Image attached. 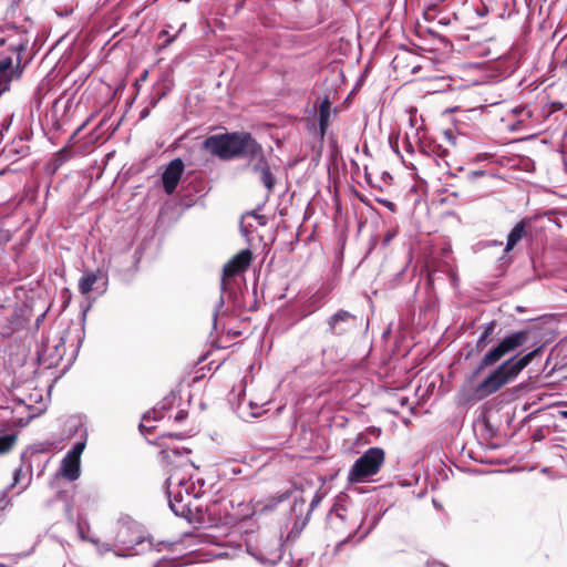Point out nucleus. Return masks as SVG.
I'll return each instance as SVG.
<instances>
[{
    "label": "nucleus",
    "mask_w": 567,
    "mask_h": 567,
    "mask_svg": "<svg viewBox=\"0 0 567 567\" xmlns=\"http://www.w3.org/2000/svg\"><path fill=\"white\" fill-rule=\"evenodd\" d=\"M11 65L12 59L10 56L0 60V80H4V86H7L10 81V78L7 73L10 70Z\"/></svg>",
    "instance_id": "20"
},
{
    "label": "nucleus",
    "mask_w": 567,
    "mask_h": 567,
    "mask_svg": "<svg viewBox=\"0 0 567 567\" xmlns=\"http://www.w3.org/2000/svg\"><path fill=\"white\" fill-rule=\"evenodd\" d=\"M69 431L80 440L62 458L60 474L72 482L80 477L81 454L86 446L87 427L82 419L74 417L69 421Z\"/></svg>",
    "instance_id": "5"
},
{
    "label": "nucleus",
    "mask_w": 567,
    "mask_h": 567,
    "mask_svg": "<svg viewBox=\"0 0 567 567\" xmlns=\"http://www.w3.org/2000/svg\"><path fill=\"white\" fill-rule=\"evenodd\" d=\"M162 454L167 463L173 465L166 480L169 507L176 516L187 517L192 512L193 501L204 493V481L194 480L195 467L189 462L186 451L166 449Z\"/></svg>",
    "instance_id": "1"
},
{
    "label": "nucleus",
    "mask_w": 567,
    "mask_h": 567,
    "mask_svg": "<svg viewBox=\"0 0 567 567\" xmlns=\"http://www.w3.org/2000/svg\"><path fill=\"white\" fill-rule=\"evenodd\" d=\"M426 567H446V566L440 561H430V563H427Z\"/></svg>",
    "instance_id": "29"
},
{
    "label": "nucleus",
    "mask_w": 567,
    "mask_h": 567,
    "mask_svg": "<svg viewBox=\"0 0 567 567\" xmlns=\"http://www.w3.org/2000/svg\"><path fill=\"white\" fill-rule=\"evenodd\" d=\"M102 278L106 280V276L101 269L96 271H85L79 280V291L82 295H87L92 291L94 284ZM104 285H106V281Z\"/></svg>",
    "instance_id": "15"
},
{
    "label": "nucleus",
    "mask_w": 567,
    "mask_h": 567,
    "mask_svg": "<svg viewBox=\"0 0 567 567\" xmlns=\"http://www.w3.org/2000/svg\"><path fill=\"white\" fill-rule=\"evenodd\" d=\"M175 37H172V38H167L164 42L165 45H168L171 44L173 41H174Z\"/></svg>",
    "instance_id": "34"
},
{
    "label": "nucleus",
    "mask_w": 567,
    "mask_h": 567,
    "mask_svg": "<svg viewBox=\"0 0 567 567\" xmlns=\"http://www.w3.org/2000/svg\"><path fill=\"white\" fill-rule=\"evenodd\" d=\"M12 50L14 51H23L27 49V43L19 42L17 44H11Z\"/></svg>",
    "instance_id": "28"
},
{
    "label": "nucleus",
    "mask_w": 567,
    "mask_h": 567,
    "mask_svg": "<svg viewBox=\"0 0 567 567\" xmlns=\"http://www.w3.org/2000/svg\"><path fill=\"white\" fill-rule=\"evenodd\" d=\"M559 413V416L567 420V410H561L558 412Z\"/></svg>",
    "instance_id": "32"
},
{
    "label": "nucleus",
    "mask_w": 567,
    "mask_h": 567,
    "mask_svg": "<svg viewBox=\"0 0 567 567\" xmlns=\"http://www.w3.org/2000/svg\"><path fill=\"white\" fill-rule=\"evenodd\" d=\"M528 339V331H513L503 337L495 346H493L481 359L475 373L485 368L493 367L499 362L506 354L516 351Z\"/></svg>",
    "instance_id": "8"
},
{
    "label": "nucleus",
    "mask_w": 567,
    "mask_h": 567,
    "mask_svg": "<svg viewBox=\"0 0 567 567\" xmlns=\"http://www.w3.org/2000/svg\"><path fill=\"white\" fill-rule=\"evenodd\" d=\"M32 474H29L28 477L23 474L22 467H18L13 472L12 483L2 491L0 496V508L3 509L10 504V499L8 498V492L9 489H12L17 486H19V491L17 494L22 493L27 487L29 486L31 482Z\"/></svg>",
    "instance_id": "14"
},
{
    "label": "nucleus",
    "mask_w": 567,
    "mask_h": 567,
    "mask_svg": "<svg viewBox=\"0 0 567 567\" xmlns=\"http://www.w3.org/2000/svg\"><path fill=\"white\" fill-rule=\"evenodd\" d=\"M321 499H322V495L319 492H316V494L313 495V497L310 502L309 512L313 511L319 505Z\"/></svg>",
    "instance_id": "23"
},
{
    "label": "nucleus",
    "mask_w": 567,
    "mask_h": 567,
    "mask_svg": "<svg viewBox=\"0 0 567 567\" xmlns=\"http://www.w3.org/2000/svg\"><path fill=\"white\" fill-rule=\"evenodd\" d=\"M258 413L255 411H251V415L256 416Z\"/></svg>",
    "instance_id": "39"
},
{
    "label": "nucleus",
    "mask_w": 567,
    "mask_h": 567,
    "mask_svg": "<svg viewBox=\"0 0 567 567\" xmlns=\"http://www.w3.org/2000/svg\"><path fill=\"white\" fill-rule=\"evenodd\" d=\"M525 228H526V221L522 220V221L517 223L514 226V228L509 231V234L507 236L506 247H505L506 252L511 251L516 246V244L525 236V234H526Z\"/></svg>",
    "instance_id": "17"
},
{
    "label": "nucleus",
    "mask_w": 567,
    "mask_h": 567,
    "mask_svg": "<svg viewBox=\"0 0 567 567\" xmlns=\"http://www.w3.org/2000/svg\"><path fill=\"white\" fill-rule=\"evenodd\" d=\"M184 162L181 158H175L169 162L162 174L163 187L166 194L171 195L175 192L182 175L184 173Z\"/></svg>",
    "instance_id": "13"
},
{
    "label": "nucleus",
    "mask_w": 567,
    "mask_h": 567,
    "mask_svg": "<svg viewBox=\"0 0 567 567\" xmlns=\"http://www.w3.org/2000/svg\"><path fill=\"white\" fill-rule=\"evenodd\" d=\"M378 202L389 208L391 212L395 210V204L388 199H378Z\"/></svg>",
    "instance_id": "25"
},
{
    "label": "nucleus",
    "mask_w": 567,
    "mask_h": 567,
    "mask_svg": "<svg viewBox=\"0 0 567 567\" xmlns=\"http://www.w3.org/2000/svg\"><path fill=\"white\" fill-rule=\"evenodd\" d=\"M543 347H538L520 358L511 357L498 367H496L481 383L474 389L477 399H485L504 385L513 382L519 373L542 352Z\"/></svg>",
    "instance_id": "2"
},
{
    "label": "nucleus",
    "mask_w": 567,
    "mask_h": 567,
    "mask_svg": "<svg viewBox=\"0 0 567 567\" xmlns=\"http://www.w3.org/2000/svg\"><path fill=\"white\" fill-rule=\"evenodd\" d=\"M252 254L249 249H243L237 252L230 260L226 262L223 268V275L220 279V296L214 307L213 311V323L214 328L217 326V319L219 316L220 309L225 303V293H229V285L233 277L244 272L251 262Z\"/></svg>",
    "instance_id": "6"
},
{
    "label": "nucleus",
    "mask_w": 567,
    "mask_h": 567,
    "mask_svg": "<svg viewBox=\"0 0 567 567\" xmlns=\"http://www.w3.org/2000/svg\"><path fill=\"white\" fill-rule=\"evenodd\" d=\"M161 35H168V31L164 30Z\"/></svg>",
    "instance_id": "36"
},
{
    "label": "nucleus",
    "mask_w": 567,
    "mask_h": 567,
    "mask_svg": "<svg viewBox=\"0 0 567 567\" xmlns=\"http://www.w3.org/2000/svg\"><path fill=\"white\" fill-rule=\"evenodd\" d=\"M385 461V452L382 447H369L351 466L348 473L349 483L365 482L377 475Z\"/></svg>",
    "instance_id": "7"
},
{
    "label": "nucleus",
    "mask_w": 567,
    "mask_h": 567,
    "mask_svg": "<svg viewBox=\"0 0 567 567\" xmlns=\"http://www.w3.org/2000/svg\"><path fill=\"white\" fill-rule=\"evenodd\" d=\"M154 567H168V566H167V563H166V561L158 560V561L154 565Z\"/></svg>",
    "instance_id": "31"
},
{
    "label": "nucleus",
    "mask_w": 567,
    "mask_h": 567,
    "mask_svg": "<svg viewBox=\"0 0 567 567\" xmlns=\"http://www.w3.org/2000/svg\"><path fill=\"white\" fill-rule=\"evenodd\" d=\"M334 518H339L340 520L344 519L343 513L340 512V509H336L333 513L330 514V520H333Z\"/></svg>",
    "instance_id": "27"
},
{
    "label": "nucleus",
    "mask_w": 567,
    "mask_h": 567,
    "mask_svg": "<svg viewBox=\"0 0 567 567\" xmlns=\"http://www.w3.org/2000/svg\"><path fill=\"white\" fill-rule=\"evenodd\" d=\"M114 546L118 547L114 550L117 557H127L140 555L151 549L152 540L144 536L138 524L131 519H122L117 523L114 537Z\"/></svg>",
    "instance_id": "4"
},
{
    "label": "nucleus",
    "mask_w": 567,
    "mask_h": 567,
    "mask_svg": "<svg viewBox=\"0 0 567 567\" xmlns=\"http://www.w3.org/2000/svg\"><path fill=\"white\" fill-rule=\"evenodd\" d=\"M483 172H476L475 175H483Z\"/></svg>",
    "instance_id": "38"
},
{
    "label": "nucleus",
    "mask_w": 567,
    "mask_h": 567,
    "mask_svg": "<svg viewBox=\"0 0 567 567\" xmlns=\"http://www.w3.org/2000/svg\"><path fill=\"white\" fill-rule=\"evenodd\" d=\"M396 236V230H390L384 236V245H388Z\"/></svg>",
    "instance_id": "26"
},
{
    "label": "nucleus",
    "mask_w": 567,
    "mask_h": 567,
    "mask_svg": "<svg viewBox=\"0 0 567 567\" xmlns=\"http://www.w3.org/2000/svg\"><path fill=\"white\" fill-rule=\"evenodd\" d=\"M64 341H65V340H64V338L62 337V338L60 339V342L55 346L56 351H59L60 346H63V344H64ZM58 353L60 354V352H58Z\"/></svg>",
    "instance_id": "33"
},
{
    "label": "nucleus",
    "mask_w": 567,
    "mask_h": 567,
    "mask_svg": "<svg viewBox=\"0 0 567 567\" xmlns=\"http://www.w3.org/2000/svg\"><path fill=\"white\" fill-rule=\"evenodd\" d=\"M204 146L221 159L238 156L249 159L251 155L258 153L260 144L248 133H233L212 135L205 140Z\"/></svg>",
    "instance_id": "3"
},
{
    "label": "nucleus",
    "mask_w": 567,
    "mask_h": 567,
    "mask_svg": "<svg viewBox=\"0 0 567 567\" xmlns=\"http://www.w3.org/2000/svg\"><path fill=\"white\" fill-rule=\"evenodd\" d=\"M66 513L71 514V506L70 505L66 506Z\"/></svg>",
    "instance_id": "35"
},
{
    "label": "nucleus",
    "mask_w": 567,
    "mask_h": 567,
    "mask_svg": "<svg viewBox=\"0 0 567 567\" xmlns=\"http://www.w3.org/2000/svg\"><path fill=\"white\" fill-rule=\"evenodd\" d=\"M496 327H497V323L495 320H492L481 327L482 332L475 343V349L477 351H483L486 348V346L491 342V338H492Z\"/></svg>",
    "instance_id": "16"
},
{
    "label": "nucleus",
    "mask_w": 567,
    "mask_h": 567,
    "mask_svg": "<svg viewBox=\"0 0 567 567\" xmlns=\"http://www.w3.org/2000/svg\"><path fill=\"white\" fill-rule=\"evenodd\" d=\"M229 503L226 499H216L202 507L196 506L195 509L200 514V522L207 527L226 526L235 522L234 516L229 513Z\"/></svg>",
    "instance_id": "10"
},
{
    "label": "nucleus",
    "mask_w": 567,
    "mask_h": 567,
    "mask_svg": "<svg viewBox=\"0 0 567 567\" xmlns=\"http://www.w3.org/2000/svg\"><path fill=\"white\" fill-rule=\"evenodd\" d=\"M247 551L261 564L274 565L280 559V544L275 538L255 537L247 539Z\"/></svg>",
    "instance_id": "9"
},
{
    "label": "nucleus",
    "mask_w": 567,
    "mask_h": 567,
    "mask_svg": "<svg viewBox=\"0 0 567 567\" xmlns=\"http://www.w3.org/2000/svg\"><path fill=\"white\" fill-rule=\"evenodd\" d=\"M17 441L14 433L0 435V454L9 452Z\"/></svg>",
    "instance_id": "19"
},
{
    "label": "nucleus",
    "mask_w": 567,
    "mask_h": 567,
    "mask_svg": "<svg viewBox=\"0 0 567 567\" xmlns=\"http://www.w3.org/2000/svg\"><path fill=\"white\" fill-rule=\"evenodd\" d=\"M254 216L258 219L259 225H261V226H262V225H265V224H266V218H265V216H261V215H255V214H254Z\"/></svg>",
    "instance_id": "30"
},
{
    "label": "nucleus",
    "mask_w": 567,
    "mask_h": 567,
    "mask_svg": "<svg viewBox=\"0 0 567 567\" xmlns=\"http://www.w3.org/2000/svg\"><path fill=\"white\" fill-rule=\"evenodd\" d=\"M163 416V412L162 411H156V410H153V411H150V412H146L144 415H143V422L140 424V429L141 431L143 432L144 430L146 431H150L152 429V426H147L145 425L144 422L148 421V420H159L162 419Z\"/></svg>",
    "instance_id": "21"
},
{
    "label": "nucleus",
    "mask_w": 567,
    "mask_h": 567,
    "mask_svg": "<svg viewBox=\"0 0 567 567\" xmlns=\"http://www.w3.org/2000/svg\"><path fill=\"white\" fill-rule=\"evenodd\" d=\"M239 550L238 547H235V546H231L229 549L227 550H217V551H214L212 555L215 557V558H230V557H234L236 556V553Z\"/></svg>",
    "instance_id": "22"
},
{
    "label": "nucleus",
    "mask_w": 567,
    "mask_h": 567,
    "mask_svg": "<svg viewBox=\"0 0 567 567\" xmlns=\"http://www.w3.org/2000/svg\"><path fill=\"white\" fill-rule=\"evenodd\" d=\"M94 544L96 545V548H97V550H99V553L101 555H103V554H105V553L111 550V548L109 547L107 544H100V543H97L95 540H94Z\"/></svg>",
    "instance_id": "24"
},
{
    "label": "nucleus",
    "mask_w": 567,
    "mask_h": 567,
    "mask_svg": "<svg viewBox=\"0 0 567 567\" xmlns=\"http://www.w3.org/2000/svg\"><path fill=\"white\" fill-rule=\"evenodd\" d=\"M248 165L254 173L260 175L261 183L268 189V192H271L275 186V178L264 155L261 145L259 146L258 153L250 156L248 159Z\"/></svg>",
    "instance_id": "12"
},
{
    "label": "nucleus",
    "mask_w": 567,
    "mask_h": 567,
    "mask_svg": "<svg viewBox=\"0 0 567 567\" xmlns=\"http://www.w3.org/2000/svg\"><path fill=\"white\" fill-rule=\"evenodd\" d=\"M358 317L348 310L339 309L327 319L326 333L330 336H344L357 329Z\"/></svg>",
    "instance_id": "11"
},
{
    "label": "nucleus",
    "mask_w": 567,
    "mask_h": 567,
    "mask_svg": "<svg viewBox=\"0 0 567 567\" xmlns=\"http://www.w3.org/2000/svg\"><path fill=\"white\" fill-rule=\"evenodd\" d=\"M183 28H185V23L182 24V27L179 28L178 32H181L183 30Z\"/></svg>",
    "instance_id": "37"
},
{
    "label": "nucleus",
    "mask_w": 567,
    "mask_h": 567,
    "mask_svg": "<svg viewBox=\"0 0 567 567\" xmlns=\"http://www.w3.org/2000/svg\"><path fill=\"white\" fill-rule=\"evenodd\" d=\"M331 113V103L328 99H324L320 103L319 107V127H320V136L323 137L326 134V130L329 125V118Z\"/></svg>",
    "instance_id": "18"
}]
</instances>
